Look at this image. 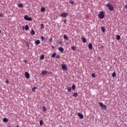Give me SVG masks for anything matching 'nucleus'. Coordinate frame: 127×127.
<instances>
[{
  "instance_id": "34",
  "label": "nucleus",
  "mask_w": 127,
  "mask_h": 127,
  "mask_svg": "<svg viewBox=\"0 0 127 127\" xmlns=\"http://www.w3.org/2000/svg\"><path fill=\"white\" fill-rule=\"evenodd\" d=\"M0 17H3V14H2V13H0Z\"/></svg>"
},
{
  "instance_id": "18",
  "label": "nucleus",
  "mask_w": 127,
  "mask_h": 127,
  "mask_svg": "<svg viewBox=\"0 0 127 127\" xmlns=\"http://www.w3.org/2000/svg\"><path fill=\"white\" fill-rule=\"evenodd\" d=\"M82 42H83V43H86L87 40H86V39L85 38H82Z\"/></svg>"
},
{
  "instance_id": "41",
  "label": "nucleus",
  "mask_w": 127,
  "mask_h": 127,
  "mask_svg": "<svg viewBox=\"0 0 127 127\" xmlns=\"http://www.w3.org/2000/svg\"><path fill=\"white\" fill-rule=\"evenodd\" d=\"M49 41H52V38H50V39H49Z\"/></svg>"
},
{
  "instance_id": "28",
  "label": "nucleus",
  "mask_w": 127,
  "mask_h": 127,
  "mask_svg": "<svg viewBox=\"0 0 127 127\" xmlns=\"http://www.w3.org/2000/svg\"><path fill=\"white\" fill-rule=\"evenodd\" d=\"M64 39H66V40H67V39H68V37H67V36H66V35H64Z\"/></svg>"
},
{
  "instance_id": "42",
  "label": "nucleus",
  "mask_w": 127,
  "mask_h": 127,
  "mask_svg": "<svg viewBox=\"0 0 127 127\" xmlns=\"http://www.w3.org/2000/svg\"><path fill=\"white\" fill-rule=\"evenodd\" d=\"M125 8H127V4L125 6Z\"/></svg>"
},
{
  "instance_id": "14",
  "label": "nucleus",
  "mask_w": 127,
  "mask_h": 127,
  "mask_svg": "<svg viewBox=\"0 0 127 127\" xmlns=\"http://www.w3.org/2000/svg\"><path fill=\"white\" fill-rule=\"evenodd\" d=\"M71 48L72 50H73V51H76V47H75V46L71 47Z\"/></svg>"
},
{
  "instance_id": "9",
  "label": "nucleus",
  "mask_w": 127,
  "mask_h": 127,
  "mask_svg": "<svg viewBox=\"0 0 127 127\" xmlns=\"http://www.w3.org/2000/svg\"><path fill=\"white\" fill-rule=\"evenodd\" d=\"M36 45H39L40 44V41L39 40H37L35 42Z\"/></svg>"
},
{
  "instance_id": "33",
  "label": "nucleus",
  "mask_w": 127,
  "mask_h": 127,
  "mask_svg": "<svg viewBox=\"0 0 127 127\" xmlns=\"http://www.w3.org/2000/svg\"><path fill=\"white\" fill-rule=\"evenodd\" d=\"M92 76L93 77V78H95V77H96V74L95 73H92Z\"/></svg>"
},
{
  "instance_id": "16",
  "label": "nucleus",
  "mask_w": 127,
  "mask_h": 127,
  "mask_svg": "<svg viewBox=\"0 0 127 127\" xmlns=\"http://www.w3.org/2000/svg\"><path fill=\"white\" fill-rule=\"evenodd\" d=\"M47 73H48V71L46 70H44L42 72V75H46Z\"/></svg>"
},
{
  "instance_id": "6",
  "label": "nucleus",
  "mask_w": 127,
  "mask_h": 127,
  "mask_svg": "<svg viewBox=\"0 0 127 127\" xmlns=\"http://www.w3.org/2000/svg\"><path fill=\"white\" fill-rule=\"evenodd\" d=\"M78 116L81 120L83 119V118H84V116H83V114H82L81 113H78Z\"/></svg>"
},
{
  "instance_id": "29",
  "label": "nucleus",
  "mask_w": 127,
  "mask_h": 127,
  "mask_svg": "<svg viewBox=\"0 0 127 127\" xmlns=\"http://www.w3.org/2000/svg\"><path fill=\"white\" fill-rule=\"evenodd\" d=\"M43 112H46V108L45 106L43 107Z\"/></svg>"
},
{
  "instance_id": "31",
  "label": "nucleus",
  "mask_w": 127,
  "mask_h": 127,
  "mask_svg": "<svg viewBox=\"0 0 127 127\" xmlns=\"http://www.w3.org/2000/svg\"><path fill=\"white\" fill-rule=\"evenodd\" d=\"M18 6H19V7H23V5L22 4V3H20L19 4Z\"/></svg>"
},
{
  "instance_id": "11",
  "label": "nucleus",
  "mask_w": 127,
  "mask_h": 127,
  "mask_svg": "<svg viewBox=\"0 0 127 127\" xmlns=\"http://www.w3.org/2000/svg\"><path fill=\"white\" fill-rule=\"evenodd\" d=\"M30 34H31V35H35V32L34 31V30H32L30 31Z\"/></svg>"
},
{
  "instance_id": "22",
  "label": "nucleus",
  "mask_w": 127,
  "mask_h": 127,
  "mask_svg": "<svg viewBox=\"0 0 127 127\" xmlns=\"http://www.w3.org/2000/svg\"><path fill=\"white\" fill-rule=\"evenodd\" d=\"M40 60H43L44 59V55H42L41 56L40 58Z\"/></svg>"
},
{
  "instance_id": "40",
  "label": "nucleus",
  "mask_w": 127,
  "mask_h": 127,
  "mask_svg": "<svg viewBox=\"0 0 127 127\" xmlns=\"http://www.w3.org/2000/svg\"><path fill=\"white\" fill-rule=\"evenodd\" d=\"M5 83H6V84H8V80H6L5 81Z\"/></svg>"
},
{
  "instance_id": "27",
  "label": "nucleus",
  "mask_w": 127,
  "mask_h": 127,
  "mask_svg": "<svg viewBox=\"0 0 127 127\" xmlns=\"http://www.w3.org/2000/svg\"><path fill=\"white\" fill-rule=\"evenodd\" d=\"M43 125V121L40 120V126H42Z\"/></svg>"
},
{
  "instance_id": "12",
  "label": "nucleus",
  "mask_w": 127,
  "mask_h": 127,
  "mask_svg": "<svg viewBox=\"0 0 127 127\" xmlns=\"http://www.w3.org/2000/svg\"><path fill=\"white\" fill-rule=\"evenodd\" d=\"M88 48L89 49H93V45H92V44H89L88 45Z\"/></svg>"
},
{
  "instance_id": "36",
  "label": "nucleus",
  "mask_w": 127,
  "mask_h": 127,
  "mask_svg": "<svg viewBox=\"0 0 127 127\" xmlns=\"http://www.w3.org/2000/svg\"><path fill=\"white\" fill-rule=\"evenodd\" d=\"M41 25V29H43L44 28V26L42 24Z\"/></svg>"
},
{
  "instance_id": "3",
  "label": "nucleus",
  "mask_w": 127,
  "mask_h": 127,
  "mask_svg": "<svg viewBox=\"0 0 127 127\" xmlns=\"http://www.w3.org/2000/svg\"><path fill=\"white\" fill-rule=\"evenodd\" d=\"M98 104L101 109H104L105 110H107V106L106 105H104V104H103V103L102 102H99Z\"/></svg>"
},
{
  "instance_id": "21",
  "label": "nucleus",
  "mask_w": 127,
  "mask_h": 127,
  "mask_svg": "<svg viewBox=\"0 0 127 127\" xmlns=\"http://www.w3.org/2000/svg\"><path fill=\"white\" fill-rule=\"evenodd\" d=\"M117 74H116V72H114L112 73V77H113V78H115V77H116Z\"/></svg>"
},
{
  "instance_id": "7",
  "label": "nucleus",
  "mask_w": 127,
  "mask_h": 127,
  "mask_svg": "<svg viewBox=\"0 0 127 127\" xmlns=\"http://www.w3.org/2000/svg\"><path fill=\"white\" fill-rule=\"evenodd\" d=\"M25 77L27 79H29V77H30V75H29V73L27 72H26L25 73Z\"/></svg>"
},
{
  "instance_id": "8",
  "label": "nucleus",
  "mask_w": 127,
  "mask_h": 127,
  "mask_svg": "<svg viewBox=\"0 0 127 127\" xmlns=\"http://www.w3.org/2000/svg\"><path fill=\"white\" fill-rule=\"evenodd\" d=\"M58 50L60 51V52H61V53H62L64 51V49H63V48L62 47L59 48Z\"/></svg>"
},
{
  "instance_id": "44",
  "label": "nucleus",
  "mask_w": 127,
  "mask_h": 127,
  "mask_svg": "<svg viewBox=\"0 0 127 127\" xmlns=\"http://www.w3.org/2000/svg\"><path fill=\"white\" fill-rule=\"evenodd\" d=\"M66 20H64V23H66Z\"/></svg>"
},
{
  "instance_id": "15",
  "label": "nucleus",
  "mask_w": 127,
  "mask_h": 127,
  "mask_svg": "<svg viewBox=\"0 0 127 127\" xmlns=\"http://www.w3.org/2000/svg\"><path fill=\"white\" fill-rule=\"evenodd\" d=\"M25 30H26V31L29 30V27L28 26V25H26L25 26Z\"/></svg>"
},
{
  "instance_id": "10",
  "label": "nucleus",
  "mask_w": 127,
  "mask_h": 127,
  "mask_svg": "<svg viewBox=\"0 0 127 127\" xmlns=\"http://www.w3.org/2000/svg\"><path fill=\"white\" fill-rule=\"evenodd\" d=\"M3 123H7L8 122V119H7L6 118H4L3 119Z\"/></svg>"
},
{
  "instance_id": "39",
  "label": "nucleus",
  "mask_w": 127,
  "mask_h": 127,
  "mask_svg": "<svg viewBox=\"0 0 127 127\" xmlns=\"http://www.w3.org/2000/svg\"><path fill=\"white\" fill-rule=\"evenodd\" d=\"M58 43L60 44V45H62V42H59Z\"/></svg>"
},
{
  "instance_id": "35",
  "label": "nucleus",
  "mask_w": 127,
  "mask_h": 127,
  "mask_svg": "<svg viewBox=\"0 0 127 127\" xmlns=\"http://www.w3.org/2000/svg\"><path fill=\"white\" fill-rule=\"evenodd\" d=\"M41 39L42 40V41H43V40H44V37L43 36L41 37Z\"/></svg>"
},
{
  "instance_id": "45",
  "label": "nucleus",
  "mask_w": 127,
  "mask_h": 127,
  "mask_svg": "<svg viewBox=\"0 0 127 127\" xmlns=\"http://www.w3.org/2000/svg\"><path fill=\"white\" fill-rule=\"evenodd\" d=\"M1 33V30L0 29V33Z\"/></svg>"
},
{
  "instance_id": "26",
  "label": "nucleus",
  "mask_w": 127,
  "mask_h": 127,
  "mask_svg": "<svg viewBox=\"0 0 127 127\" xmlns=\"http://www.w3.org/2000/svg\"><path fill=\"white\" fill-rule=\"evenodd\" d=\"M75 88H76V86H75L74 84H73L72 86V90H75Z\"/></svg>"
},
{
  "instance_id": "37",
  "label": "nucleus",
  "mask_w": 127,
  "mask_h": 127,
  "mask_svg": "<svg viewBox=\"0 0 127 127\" xmlns=\"http://www.w3.org/2000/svg\"><path fill=\"white\" fill-rule=\"evenodd\" d=\"M69 3H70L71 4H74V1H70Z\"/></svg>"
},
{
  "instance_id": "32",
  "label": "nucleus",
  "mask_w": 127,
  "mask_h": 127,
  "mask_svg": "<svg viewBox=\"0 0 127 127\" xmlns=\"http://www.w3.org/2000/svg\"><path fill=\"white\" fill-rule=\"evenodd\" d=\"M68 92H71V87H67Z\"/></svg>"
},
{
  "instance_id": "5",
  "label": "nucleus",
  "mask_w": 127,
  "mask_h": 127,
  "mask_svg": "<svg viewBox=\"0 0 127 127\" xmlns=\"http://www.w3.org/2000/svg\"><path fill=\"white\" fill-rule=\"evenodd\" d=\"M62 68L63 70H65V71H67V65H66V64L62 65Z\"/></svg>"
},
{
  "instance_id": "30",
  "label": "nucleus",
  "mask_w": 127,
  "mask_h": 127,
  "mask_svg": "<svg viewBox=\"0 0 127 127\" xmlns=\"http://www.w3.org/2000/svg\"><path fill=\"white\" fill-rule=\"evenodd\" d=\"M29 21H31V20H32V17H28V20Z\"/></svg>"
},
{
  "instance_id": "24",
  "label": "nucleus",
  "mask_w": 127,
  "mask_h": 127,
  "mask_svg": "<svg viewBox=\"0 0 127 127\" xmlns=\"http://www.w3.org/2000/svg\"><path fill=\"white\" fill-rule=\"evenodd\" d=\"M101 30H102V31H103V32H105V31L106 30V29H105V27H101Z\"/></svg>"
},
{
  "instance_id": "17",
  "label": "nucleus",
  "mask_w": 127,
  "mask_h": 127,
  "mask_svg": "<svg viewBox=\"0 0 127 127\" xmlns=\"http://www.w3.org/2000/svg\"><path fill=\"white\" fill-rule=\"evenodd\" d=\"M72 96L74 97H78V93H74L72 95Z\"/></svg>"
},
{
  "instance_id": "19",
  "label": "nucleus",
  "mask_w": 127,
  "mask_h": 127,
  "mask_svg": "<svg viewBox=\"0 0 127 127\" xmlns=\"http://www.w3.org/2000/svg\"><path fill=\"white\" fill-rule=\"evenodd\" d=\"M41 11L42 12H44V11H45V7H41Z\"/></svg>"
},
{
  "instance_id": "43",
  "label": "nucleus",
  "mask_w": 127,
  "mask_h": 127,
  "mask_svg": "<svg viewBox=\"0 0 127 127\" xmlns=\"http://www.w3.org/2000/svg\"><path fill=\"white\" fill-rule=\"evenodd\" d=\"M25 63H27V61H24Z\"/></svg>"
},
{
  "instance_id": "23",
  "label": "nucleus",
  "mask_w": 127,
  "mask_h": 127,
  "mask_svg": "<svg viewBox=\"0 0 127 127\" xmlns=\"http://www.w3.org/2000/svg\"><path fill=\"white\" fill-rule=\"evenodd\" d=\"M36 89H37V87H34L32 89V92H35V90H36Z\"/></svg>"
},
{
  "instance_id": "2",
  "label": "nucleus",
  "mask_w": 127,
  "mask_h": 127,
  "mask_svg": "<svg viewBox=\"0 0 127 127\" xmlns=\"http://www.w3.org/2000/svg\"><path fill=\"white\" fill-rule=\"evenodd\" d=\"M104 13H105V12L104 11L100 12L99 14H98L99 18H100V19H103V18L105 17V15L104 14Z\"/></svg>"
},
{
  "instance_id": "13",
  "label": "nucleus",
  "mask_w": 127,
  "mask_h": 127,
  "mask_svg": "<svg viewBox=\"0 0 127 127\" xmlns=\"http://www.w3.org/2000/svg\"><path fill=\"white\" fill-rule=\"evenodd\" d=\"M116 39H117V40H120V39H121V36L119 35H117Z\"/></svg>"
},
{
  "instance_id": "25",
  "label": "nucleus",
  "mask_w": 127,
  "mask_h": 127,
  "mask_svg": "<svg viewBox=\"0 0 127 127\" xmlns=\"http://www.w3.org/2000/svg\"><path fill=\"white\" fill-rule=\"evenodd\" d=\"M56 55H57L56 53H54V54L52 55V58H54V57H55L56 56Z\"/></svg>"
},
{
  "instance_id": "20",
  "label": "nucleus",
  "mask_w": 127,
  "mask_h": 127,
  "mask_svg": "<svg viewBox=\"0 0 127 127\" xmlns=\"http://www.w3.org/2000/svg\"><path fill=\"white\" fill-rule=\"evenodd\" d=\"M24 18L25 20H27L28 19V16L27 15H25Z\"/></svg>"
},
{
  "instance_id": "1",
  "label": "nucleus",
  "mask_w": 127,
  "mask_h": 127,
  "mask_svg": "<svg viewBox=\"0 0 127 127\" xmlns=\"http://www.w3.org/2000/svg\"><path fill=\"white\" fill-rule=\"evenodd\" d=\"M106 6V7H108V9L110 10V11L114 10V6H113V5L111 4L110 3H108Z\"/></svg>"
},
{
  "instance_id": "4",
  "label": "nucleus",
  "mask_w": 127,
  "mask_h": 127,
  "mask_svg": "<svg viewBox=\"0 0 127 127\" xmlns=\"http://www.w3.org/2000/svg\"><path fill=\"white\" fill-rule=\"evenodd\" d=\"M67 16H68V13L67 12H64L61 15L62 17H66Z\"/></svg>"
},
{
  "instance_id": "38",
  "label": "nucleus",
  "mask_w": 127,
  "mask_h": 127,
  "mask_svg": "<svg viewBox=\"0 0 127 127\" xmlns=\"http://www.w3.org/2000/svg\"><path fill=\"white\" fill-rule=\"evenodd\" d=\"M56 56L57 59H59V58H60V56H59V55Z\"/></svg>"
}]
</instances>
